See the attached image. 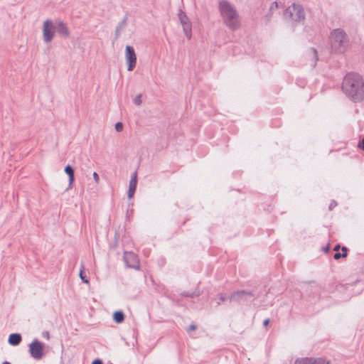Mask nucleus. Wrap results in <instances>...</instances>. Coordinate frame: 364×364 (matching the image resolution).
I'll return each mask as SVG.
<instances>
[{
	"instance_id": "nucleus-1",
	"label": "nucleus",
	"mask_w": 364,
	"mask_h": 364,
	"mask_svg": "<svg viewBox=\"0 0 364 364\" xmlns=\"http://www.w3.org/2000/svg\"><path fill=\"white\" fill-rule=\"evenodd\" d=\"M342 90L346 95L355 102L364 99V80L363 77L356 73L346 75L342 82Z\"/></svg>"
},
{
	"instance_id": "nucleus-2",
	"label": "nucleus",
	"mask_w": 364,
	"mask_h": 364,
	"mask_svg": "<svg viewBox=\"0 0 364 364\" xmlns=\"http://www.w3.org/2000/svg\"><path fill=\"white\" fill-rule=\"evenodd\" d=\"M219 11L224 23L230 29L234 31L240 26L238 14L229 1L226 0L221 1L219 3Z\"/></svg>"
},
{
	"instance_id": "nucleus-3",
	"label": "nucleus",
	"mask_w": 364,
	"mask_h": 364,
	"mask_svg": "<svg viewBox=\"0 0 364 364\" xmlns=\"http://www.w3.org/2000/svg\"><path fill=\"white\" fill-rule=\"evenodd\" d=\"M331 46L333 52L343 53L348 48L349 40L342 28L333 29L330 33Z\"/></svg>"
},
{
	"instance_id": "nucleus-4",
	"label": "nucleus",
	"mask_w": 364,
	"mask_h": 364,
	"mask_svg": "<svg viewBox=\"0 0 364 364\" xmlns=\"http://www.w3.org/2000/svg\"><path fill=\"white\" fill-rule=\"evenodd\" d=\"M255 299L253 291L246 290L235 291L229 296L230 301L243 305H250Z\"/></svg>"
},
{
	"instance_id": "nucleus-5",
	"label": "nucleus",
	"mask_w": 364,
	"mask_h": 364,
	"mask_svg": "<svg viewBox=\"0 0 364 364\" xmlns=\"http://www.w3.org/2000/svg\"><path fill=\"white\" fill-rule=\"evenodd\" d=\"M284 16L286 18H289L292 21L300 22L304 21L305 13L301 5L294 3L286 9Z\"/></svg>"
},
{
	"instance_id": "nucleus-6",
	"label": "nucleus",
	"mask_w": 364,
	"mask_h": 364,
	"mask_svg": "<svg viewBox=\"0 0 364 364\" xmlns=\"http://www.w3.org/2000/svg\"><path fill=\"white\" fill-rule=\"evenodd\" d=\"M178 20L183 27V31L187 38L190 39L192 36V25L186 14L181 9L178 13Z\"/></svg>"
},
{
	"instance_id": "nucleus-7",
	"label": "nucleus",
	"mask_w": 364,
	"mask_h": 364,
	"mask_svg": "<svg viewBox=\"0 0 364 364\" xmlns=\"http://www.w3.org/2000/svg\"><path fill=\"white\" fill-rule=\"evenodd\" d=\"M31 356L35 360H41L44 354L43 343L34 339L28 346Z\"/></svg>"
},
{
	"instance_id": "nucleus-8",
	"label": "nucleus",
	"mask_w": 364,
	"mask_h": 364,
	"mask_svg": "<svg viewBox=\"0 0 364 364\" xmlns=\"http://www.w3.org/2000/svg\"><path fill=\"white\" fill-rule=\"evenodd\" d=\"M55 32L53 21L50 19L46 20L43 26V39L44 42L46 43L51 42Z\"/></svg>"
},
{
	"instance_id": "nucleus-9",
	"label": "nucleus",
	"mask_w": 364,
	"mask_h": 364,
	"mask_svg": "<svg viewBox=\"0 0 364 364\" xmlns=\"http://www.w3.org/2000/svg\"><path fill=\"white\" fill-rule=\"evenodd\" d=\"M123 259L126 267L134 269H139L140 262L137 255L133 252H124Z\"/></svg>"
},
{
	"instance_id": "nucleus-10",
	"label": "nucleus",
	"mask_w": 364,
	"mask_h": 364,
	"mask_svg": "<svg viewBox=\"0 0 364 364\" xmlns=\"http://www.w3.org/2000/svg\"><path fill=\"white\" fill-rule=\"evenodd\" d=\"M125 59L127 64V70L132 71L136 67V55L134 48L131 46H126Z\"/></svg>"
},
{
	"instance_id": "nucleus-11",
	"label": "nucleus",
	"mask_w": 364,
	"mask_h": 364,
	"mask_svg": "<svg viewBox=\"0 0 364 364\" xmlns=\"http://www.w3.org/2000/svg\"><path fill=\"white\" fill-rule=\"evenodd\" d=\"M359 282V280H355L352 283L341 284L337 287V289L341 292H345L346 294L345 299H349L354 295L359 294L358 291L355 292L353 290V287Z\"/></svg>"
},
{
	"instance_id": "nucleus-12",
	"label": "nucleus",
	"mask_w": 364,
	"mask_h": 364,
	"mask_svg": "<svg viewBox=\"0 0 364 364\" xmlns=\"http://www.w3.org/2000/svg\"><path fill=\"white\" fill-rule=\"evenodd\" d=\"M54 23L55 32L62 38H67L70 36V31L67 25L61 20H57Z\"/></svg>"
},
{
	"instance_id": "nucleus-13",
	"label": "nucleus",
	"mask_w": 364,
	"mask_h": 364,
	"mask_svg": "<svg viewBox=\"0 0 364 364\" xmlns=\"http://www.w3.org/2000/svg\"><path fill=\"white\" fill-rule=\"evenodd\" d=\"M64 171L68 176V186L70 188L75 181V170L72 166L68 164L65 166Z\"/></svg>"
},
{
	"instance_id": "nucleus-14",
	"label": "nucleus",
	"mask_w": 364,
	"mask_h": 364,
	"mask_svg": "<svg viewBox=\"0 0 364 364\" xmlns=\"http://www.w3.org/2000/svg\"><path fill=\"white\" fill-rule=\"evenodd\" d=\"M22 341V336L20 333H11L8 338V343L9 345L16 346L20 344Z\"/></svg>"
},
{
	"instance_id": "nucleus-15",
	"label": "nucleus",
	"mask_w": 364,
	"mask_h": 364,
	"mask_svg": "<svg viewBox=\"0 0 364 364\" xmlns=\"http://www.w3.org/2000/svg\"><path fill=\"white\" fill-rule=\"evenodd\" d=\"M124 314L122 311L119 310L113 313L112 318L116 323H122L124 321Z\"/></svg>"
},
{
	"instance_id": "nucleus-16",
	"label": "nucleus",
	"mask_w": 364,
	"mask_h": 364,
	"mask_svg": "<svg viewBox=\"0 0 364 364\" xmlns=\"http://www.w3.org/2000/svg\"><path fill=\"white\" fill-rule=\"evenodd\" d=\"M127 21V15H125L124 18L119 23L115 30V39H117L120 36L121 30L126 26Z\"/></svg>"
},
{
	"instance_id": "nucleus-17",
	"label": "nucleus",
	"mask_w": 364,
	"mask_h": 364,
	"mask_svg": "<svg viewBox=\"0 0 364 364\" xmlns=\"http://www.w3.org/2000/svg\"><path fill=\"white\" fill-rule=\"evenodd\" d=\"M137 182H131L129 183V189L127 192V197L129 199L133 198L136 189Z\"/></svg>"
},
{
	"instance_id": "nucleus-18",
	"label": "nucleus",
	"mask_w": 364,
	"mask_h": 364,
	"mask_svg": "<svg viewBox=\"0 0 364 364\" xmlns=\"http://www.w3.org/2000/svg\"><path fill=\"white\" fill-rule=\"evenodd\" d=\"M228 299V296L225 294L220 293L217 294L215 298H214L212 301H216L217 306H220L222 302L226 301Z\"/></svg>"
},
{
	"instance_id": "nucleus-19",
	"label": "nucleus",
	"mask_w": 364,
	"mask_h": 364,
	"mask_svg": "<svg viewBox=\"0 0 364 364\" xmlns=\"http://www.w3.org/2000/svg\"><path fill=\"white\" fill-rule=\"evenodd\" d=\"M341 250H342V253L337 252L333 255L334 259L338 260L341 258H343L347 256V252L348 250V248L346 246H343Z\"/></svg>"
},
{
	"instance_id": "nucleus-20",
	"label": "nucleus",
	"mask_w": 364,
	"mask_h": 364,
	"mask_svg": "<svg viewBox=\"0 0 364 364\" xmlns=\"http://www.w3.org/2000/svg\"><path fill=\"white\" fill-rule=\"evenodd\" d=\"M294 364H313L312 358H301L296 359Z\"/></svg>"
},
{
	"instance_id": "nucleus-21",
	"label": "nucleus",
	"mask_w": 364,
	"mask_h": 364,
	"mask_svg": "<svg viewBox=\"0 0 364 364\" xmlns=\"http://www.w3.org/2000/svg\"><path fill=\"white\" fill-rule=\"evenodd\" d=\"M200 295V293H197L196 291H183V293H181V296H184V297H191V298H193V297H196V296H198Z\"/></svg>"
},
{
	"instance_id": "nucleus-22",
	"label": "nucleus",
	"mask_w": 364,
	"mask_h": 364,
	"mask_svg": "<svg viewBox=\"0 0 364 364\" xmlns=\"http://www.w3.org/2000/svg\"><path fill=\"white\" fill-rule=\"evenodd\" d=\"M313 364H329V362L323 358H312Z\"/></svg>"
},
{
	"instance_id": "nucleus-23",
	"label": "nucleus",
	"mask_w": 364,
	"mask_h": 364,
	"mask_svg": "<svg viewBox=\"0 0 364 364\" xmlns=\"http://www.w3.org/2000/svg\"><path fill=\"white\" fill-rule=\"evenodd\" d=\"M79 276L83 283L87 284L89 282V280L87 279L83 269L80 270Z\"/></svg>"
},
{
	"instance_id": "nucleus-24",
	"label": "nucleus",
	"mask_w": 364,
	"mask_h": 364,
	"mask_svg": "<svg viewBox=\"0 0 364 364\" xmlns=\"http://www.w3.org/2000/svg\"><path fill=\"white\" fill-rule=\"evenodd\" d=\"M133 102L134 105L139 106L141 104V95H137L133 100Z\"/></svg>"
},
{
	"instance_id": "nucleus-25",
	"label": "nucleus",
	"mask_w": 364,
	"mask_h": 364,
	"mask_svg": "<svg viewBox=\"0 0 364 364\" xmlns=\"http://www.w3.org/2000/svg\"><path fill=\"white\" fill-rule=\"evenodd\" d=\"M114 127H115L116 131H117V132H122L123 129V124L122 122H117L115 124Z\"/></svg>"
},
{
	"instance_id": "nucleus-26",
	"label": "nucleus",
	"mask_w": 364,
	"mask_h": 364,
	"mask_svg": "<svg viewBox=\"0 0 364 364\" xmlns=\"http://www.w3.org/2000/svg\"><path fill=\"white\" fill-rule=\"evenodd\" d=\"M131 182H137V172L135 171L132 175V177H131V179L130 181Z\"/></svg>"
},
{
	"instance_id": "nucleus-27",
	"label": "nucleus",
	"mask_w": 364,
	"mask_h": 364,
	"mask_svg": "<svg viewBox=\"0 0 364 364\" xmlns=\"http://www.w3.org/2000/svg\"><path fill=\"white\" fill-rule=\"evenodd\" d=\"M337 205V203L335 200H332L329 204L328 209L332 210Z\"/></svg>"
},
{
	"instance_id": "nucleus-28",
	"label": "nucleus",
	"mask_w": 364,
	"mask_h": 364,
	"mask_svg": "<svg viewBox=\"0 0 364 364\" xmlns=\"http://www.w3.org/2000/svg\"><path fill=\"white\" fill-rule=\"evenodd\" d=\"M92 176H93V178H94L95 183H99L100 177H99V175L97 174V172H93Z\"/></svg>"
},
{
	"instance_id": "nucleus-29",
	"label": "nucleus",
	"mask_w": 364,
	"mask_h": 364,
	"mask_svg": "<svg viewBox=\"0 0 364 364\" xmlns=\"http://www.w3.org/2000/svg\"><path fill=\"white\" fill-rule=\"evenodd\" d=\"M278 8V4L277 1H274L270 6V11H273Z\"/></svg>"
},
{
	"instance_id": "nucleus-30",
	"label": "nucleus",
	"mask_w": 364,
	"mask_h": 364,
	"mask_svg": "<svg viewBox=\"0 0 364 364\" xmlns=\"http://www.w3.org/2000/svg\"><path fill=\"white\" fill-rule=\"evenodd\" d=\"M358 146L364 151V137L358 142Z\"/></svg>"
},
{
	"instance_id": "nucleus-31",
	"label": "nucleus",
	"mask_w": 364,
	"mask_h": 364,
	"mask_svg": "<svg viewBox=\"0 0 364 364\" xmlns=\"http://www.w3.org/2000/svg\"><path fill=\"white\" fill-rule=\"evenodd\" d=\"M92 364H103V363L101 359L96 358L92 362Z\"/></svg>"
},
{
	"instance_id": "nucleus-32",
	"label": "nucleus",
	"mask_w": 364,
	"mask_h": 364,
	"mask_svg": "<svg viewBox=\"0 0 364 364\" xmlns=\"http://www.w3.org/2000/svg\"><path fill=\"white\" fill-rule=\"evenodd\" d=\"M330 250H331V247H330L329 244H328L326 246L323 247V251L325 252H328L330 251Z\"/></svg>"
},
{
	"instance_id": "nucleus-33",
	"label": "nucleus",
	"mask_w": 364,
	"mask_h": 364,
	"mask_svg": "<svg viewBox=\"0 0 364 364\" xmlns=\"http://www.w3.org/2000/svg\"><path fill=\"white\" fill-rule=\"evenodd\" d=\"M311 50H312V51H313V53H314V57H315L316 61H317V60H318V54H317V51H316V50L315 48H312ZM316 62H315L314 65H316Z\"/></svg>"
},
{
	"instance_id": "nucleus-34",
	"label": "nucleus",
	"mask_w": 364,
	"mask_h": 364,
	"mask_svg": "<svg viewBox=\"0 0 364 364\" xmlns=\"http://www.w3.org/2000/svg\"><path fill=\"white\" fill-rule=\"evenodd\" d=\"M196 329V326L193 324H191L188 326V328H187V331H194Z\"/></svg>"
},
{
	"instance_id": "nucleus-35",
	"label": "nucleus",
	"mask_w": 364,
	"mask_h": 364,
	"mask_svg": "<svg viewBox=\"0 0 364 364\" xmlns=\"http://www.w3.org/2000/svg\"><path fill=\"white\" fill-rule=\"evenodd\" d=\"M269 318H267L265 319L264 321H263V326H268V324L269 323Z\"/></svg>"
},
{
	"instance_id": "nucleus-36",
	"label": "nucleus",
	"mask_w": 364,
	"mask_h": 364,
	"mask_svg": "<svg viewBox=\"0 0 364 364\" xmlns=\"http://www.w3.org/2000/svg\"><path fill=\"white\" fill-rule=\"evenodd\" d=\"M339 249H340L339 244L336 245L335 247H333V250L336 251V252H338Z\"/></svg>"
},
{
	"instance_id": "nucleus-37",
	"label": "nucleus",
	"mask_w": 364,
	"mask_h": 364,
	"mask_svg": "<svg viewBox=\"0 0 364 364\" xmlns=\"http://www.w3.org/2000/svg\"><path fill=\"white\" fill-rule=\"evenodd\" d=\"M43 336H44L45 337H46V338H49V333H48V332H47V331H46V332H44V333H43Z\"/></svg>"
},
{
	"instance_id": "nucleus-38",
	"label": "nucleus",
	"mask_w": 364,
	"mask_h": 364,
	"mask_svg": "<svg viewBox=\"0 0 364 364\" xmlns=\"http://www.w3.org/2000/svg\"><path fill=\"white\" fill-rule=\"evenodd\" d=\"M1 364H11V363L9 361H4Z\"/></svg>"
}]
</instances>
